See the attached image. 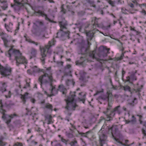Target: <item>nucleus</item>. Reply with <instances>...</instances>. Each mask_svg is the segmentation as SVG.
Instances as JSON below:
<instances>
[{"label": "nucleus", "instance_id": "f257e3e1", "mask_svg": "<svg viewBox=\"0 0 146 146\" xmlns=\"http://www.w3.org/2000/svg\"><path fill=\"white\" fill-rule=\"evenodd\" d=\"M105 134H109L116 141H118L115 136L120 139L123 138L122 135L118 130L117 125H113L110 126H107L106 124H104L98 132L100 146H103L106 143L107 136Z\"/></svg>", "mask_w": 146, "mask_h": 146}, {"label": "nucleus", "instance_id": "f03ea898", "mask_svg": "<svg viewBox=\"0 0 146 146\" xmlns=\"http://www.w3.org/2000/svg\"><path fill=\"white\" fill-rule=\"evenodd\" d=\"M13 46H11L6 54L7 56L9 57L10 59H14L16 61V64L17 66L20 64H27L28 62L25 58L22 56L19 50L13 49Z\"/></svg>", "mask_w": 146, "mask_h": 146}, {"label": "nucleus", "instance_id": "7ed1b4c3", "mask_svg": "<svg viewBox=\"0 0 146 146\" xmlns=\"http://www.w3.org/2000/svg\"><path fill=\"white\" fill-rule=\"evenodd\" d=\"M54 44L55 41L54 39H53L49 41L47 44L45 45L44 47L43 48H40L41 56L40 59L43 64L44 63L45 58L46 56V53H48L49 54L51 53L52 51L51 48L53 45H54Z\"/></svg>", "mask_w": 146, "mask_h": 146}, {"label": "nucleus", "instance_id": "20e7f679", "mask_svg": "<svg viewBox=\"0 0 146 146\" xmlns=\"http://www.w3.org/2000/svg\"><path fill=\"white\" fill-rule=\"evenodd\" d=\"M3 105L2 102V100H0V112L2 114V118L5 121V123L7 124H9L11 122V119L14 118L15 117L18 116V115L15 113L8 115L5 113L6 111L3 109Z\"/></svg>", "mask_w": 146, "mask_h": 146}, {"label": "nucleus", "instance_id": "39448f33", "mask_svg": "<svg viewBox=\"0 0 146 146\" xmlns=\"http://www.w3.org/2000/svg\"><path fill=\"white\" fill-rule=\"evenodd\" d=\"M59 24L61 28L59 31L57 33V36L56 37L60 38L62 40H65L67 38H69L70 32L69 31L65 32L62 30L63 29L66 28V24L62 22H60Z\"/></svg>", "mask_w": 146, "mask_h": 146}, {"label": "nucleus", "instance_id": "423d86ee", "mask_svg": "<svg viewBox=\"0 0 146 146\" xmlns=\"http://www.w3.org/2000/svg\"><path fill=\"white\" fill-rule=\"evenodd\" d=\"M38 81L40 82L41 86L42 85H46L48 84L50 85L53 81L52 76L49 75L47 73L41 76L38 79Z\"/></svg>", "mask_w": 146, "mask_h": 146}, {"label": "nucleus", "instance_id": "0eeeda50", "mask_svg": "<svg viewBox=\"0 0 146 146\" xmlns=\"http://www.w3.org/2000/svg\"><path fill=\"white\" fill-rule=\"evenodd\" d=\"M75 92H70V96H69L66 100L67 106L65 108L67 110H72L75 108L76 107V104L74 102V97H75Z\"/></svg>", "mask_w": 146, "mask_h": 146}, {"label": "nucleus", "instance_id": "6e6552de", "mask_svg": "<svg viewBox=\"0 0 146 146\" xmlns=\"http://www.w3.org/2000/svg\"><path fill=\"white\" fill-rule=\"evenodd\" d=\"M122 112V110L120 105L116 106L110 111L109 116L107 118V120L110 121L112 120L116 113L120 114Z\"/></svg>", "mask_w": 146, "mask_h": 146}, {"label": "nucleus", "instance_id": "1a4fd4ad", "mask_svg": "<svg viewBox=\"0 0 146 146\" xmlns=\"http://www.w3.org/2000/svg\"><path fill=\"white\" fill-rule=\"evenodd\" d=\"M11 69L9 67L6 66L4 67L0 64V72L3 76L7 77L11 74Z\"/></svg>", "mask_w": 146, "mask_h": 146}, {"label": "nucleus", "instance_id": "9d476101", "mask_svg": "<svg viewBox=\"0 0 146 146\" xmlns=\"http://www.w3.org/2000/svg\"><path fill=\"white\" fill-rule=\"evenodd\" d=\"M96 53L95 51H93L89 52L88 53V56L89 58L88 59V61H92V60L96 59L97 61L101 63H102L104 62V60L103 59H101L100 58H98L95 57V54Z\"/></svg>", "mask_w": 146, "mask_h": 146}, {"label": "nucleus", "instance_id": "9b49d317", "mask_svg": "<svg viewBox=\"0 0 146 146\" xmlns=\"http://www.w3.org/2000/svg\"><path fill=\"white\" fill-rule=\"evenodd\" d=\"M46 28L44 27L43 29H40L38 31L33 33V34L36 36H39L40 39H42L45 38V34L46 33Z\"/></svg>", "mask_w": 146, "mask_h": 146}, {"label": "nucleus", "instance_id": "f8f14e48", "mask_svg": "<svg viewBox=\"0 0 146 146\" xmlns=\"http://www.w3.org/2000/svg\"><path fill=\"white\" fill-rule=\"evenodd\" d=\"M24 0H14L15 4L13 6L15 9L17 10H19L20 7L24 5L25 2H24ZM26 1V0H25Z\"/></svg>", "mask_w": 146, "mask_h": 146}, {"label": "nucleus", "instance_id": "ddd939ff", "mask_svg": "<svg viewBox=\"0 0 146 146\" xmlns=\"http://www.w3.org/2000/svg\"><path fill=\"white\" fill-rule=\"evenodd\" d=\"M112 96V94L111 92H107L106 95H102L98 97V99L99 100H102L108 102L110 98H111Z\"/></svg>", "mask_w": 146, "mask_h": 146}, {"label": "nucleus", "instance_id": "4468645a", "mask_svg": "<svg viewBox=\"0 0 146 146\" xmlns=\"http://www.w3.org/2000/svg\"><path fill=\"white\" fill-rule=\"evenodd\" d=\"M50 85V88L49 90L50 94V95H48V97H51L57 94L58 90V88L56 89L54 86H53L52 84Z\"/></svg>", "mask_w": 146, "mask_h": 146}, {"label": "nucleus", "instance_id": "2eb2a0df", "mask_svg": "<svg viewBox=\"0 0 146 146\" xmlns=\"http://www.w3.org/2000/svg\"><path fill=\"white\" fill-rule=\"evenodd\" d=\"M110 49L104 48L102 50L100 51L98 54V56L100 58L102 57H104L107 56L108 53H109V51Z\"/></svg>", "mask_w": 146, "mask_h": 146}, {"label": "nucleus", "instance_id": "dca6fc26", "mask_svg": "<svg viewBox=\"0 0 146 146\" xmlns=\"http://www.w3.org/2000/svg\"><path fill=\"white\" fill-rule=\"evenodd\" d=\"M128 102L130 105L133 106L137 103V99L135 98L131 97L128 100Z\"/></svg>", "mask_w": 146, "mask_h": 146}, {"label": "nucleus", "instance_id": "f3484780", "mask_svg": "<svg viewBox=\"0 0 146 146\" xmlns=\"http://www.w3.org/2000/svg\"><path fill=\"white\" fill-rule=\"evenodd\" d=\"M37 53V51L36 49L34 48H31L29 52L30 59H31L33 58L36 57Z\"/></svg>", "mask_w": 146, "mask_h": 146}, {"label": "nucleus", "instance_id": "a211bd4d", "mask_svg": "<svg viewBox=\"0 0 146 146\" xmlns=\"http://www.w3.org/2000/svg\"><path fill=\"white\" fill-rule=\"evenodd\" d=\"M88 48L86 46H82L80 48L79 54H86L88 51Z\"/></svg>", "mask_w": 146, "mask_h": 146}, {"label": "nucleus", "instance_id": "6ab92c4d", "mask_svg": "<svg viewBox=\"0 0 146 146\" xmlns=\"http://www.w3.org/2000/svg\"><path fill=\"white\" fill-rule=\"evenodd\" d=\"M15 105V104L11 100L6 101L5 104V106L7 108L9 109Z\"/></svg>", "mask_w": 146, "mask_h": 146}, {"label": "nucleus", "instance_id": "aec40b11", "mask_svg": "<svg viewBox=\"0 0 146 146\" xmlns=\"http://www.w3.org/2000/svg\"><path fill=\"white\" fill-rule=\"evenodd\" d=\"M108 102V107L107 108L106 110L103 112L104 113L105 115L106 116V118L107 119V118H108V117H109L110 115V110L111 106L110 104L109 101Z\"/></svg>", "mask_w": 146, "mask_h": 146}, {"label": "nucleus", "instance_id": "412c9836", "mask_svg": "<svg viewBox=\"0 0 146 146\" xmlns=\"http://www.w3.org/2000/svg\"><path fill=\"white\" fill-rule=\"evenodd\" d=\"M35 13H38L39 16H40L42 17H45V19L46 20L50 21V19L47 17V15L44 13V11L38 10L37 11L35 12Z\"/></svg>", "mask_w": 146, "mask_h": 146}, {"label": "nucleus", "instance_id": "4be33fe9", "mask_svg": "<svg viewBox=\"0 0 146 146\" xmlns=\"http://www.w3.org/2000/svg\"><path fill=\"white\" fill-rule=\"evenodd\" d=\"M45 121H47V123L48 124H51L53 123L52 121V117L50 115L47 114L45 116Z\"/></svg>", "mask_w": 146, "mask_h": 146}, {"label": "nucleus", "instance_id": "5701e85b", "mask_svg": "<svg viewBox=\"0 0 146 146\" xmlns=\"http://www.w3.org/2000/svg\"><path fill=\"white\" fill-rule=\"evenodd\" d=\"M58 90L62 93L63 94L65 95L66 93L67 89L63 85H60L58 86Z\"/></svg>", "mask_w": 146, "mask_h": 146}, {"label": "nucleus", "instance_id": "b1692460", "mask_svg": "<svg viewBox=\"0 0 146 146\" xmlns=\"http://www.w3.org/2000/svg\"><path fill=\"white\" fill-rule=\"evenodd\" d=\"M86 35L88 37V39L91 40L93 36L94 33L92 31H89L86 33Z\"/></svg>", "mask_w": 146, "mask_h": 146}, {"label": "nucleus", "instance_id": "393cba45", "mask_svg": "<svg viewBox=\"0 0 146 146\" xmlns=\"http://www.w3.org/2000/svg\"><path fill=\"white\" fill-rule=\"evenodd\" d=\"M28 94V93L27 92H26L24 95H21V98L22 99L23 102V104H25L26 101V99L27 98V96Z\"/></svg>", "mask_w": 146, "mask_h": 146}, {"label": "nucleus", "instance_id": "a878e982", "mask_svg": "<svg viewBox=\"0 0 146 146\" xmlns=\"http://www.w3.org/2000/svg\"><path fill=\"white\" fill-rule=\"evenodd\" d=\"M43 108L44 109L46 108L51 111L53 110V106L52 105L48 103L46 104Z\"/></svg>", "mask_w": 146, "mask_h": 146}, {"label": "nucleus", "instance_id": "bb28decb", "mask_svg": "<svg viewBox=\"0 0 146 146\" xmlns=\"http://www.w3.org/2000/svg\"><path fill=\"white\" fill-rule=\"evenodd\" d=\"M122 136H123V138H122L121 139H120L119 138H118V137H116V136H115V138L117 139H118V141H116L117 142L121 144V145H122L123 146H130V145H127V143L129 141L127 140H125V144H123V143H122L121 142H120V141H119V139H122L123 138V136L122 135Z\"/></svg>", "mask_w": 146, "mask_h": 146}, {"label": "nucleus", "instance_id": "cd10ccee", "mask_svg": "<svg viewBox=\"0 0 146 146\" xmlns=\"http://www.w3.org/2000/svg\"><path fill=\"white\" fill-rule=\"evenodd\" d=\"M92 21H94V23L93 24V28H96V26H97L98 25V22L96 17H94L92 18Z\"/></svg>", "mask_w": 146, "mask_h": 146}, {"label": "nucleus", "instance_id": "c85d7f7f", "mask_svg": "<svg viewBox=\"0 0 146 146\" xmlns=\"http://www.w3.org/2000/svg\"><path fill=\"white\" fill-rule=\"evenodd\" d=\"M32 71L33 72V74H34L36 73L39 72L40 69L36 66H34L32 68Z\"/></svg>", "mask_w": 146, "mask_h": 146}, {"label": "nucleus", "instance_id": "c756f323", "mask_svg": "<svg viewBox=\"0 0 146 146\" xmlns=\"http://www.w3.org/2000/svg\"><path fill=\"white\" fill-rule=\"evenodd\" d=\"M144 126H145V127L143 128L142 129V132L143 135V139L145 138L146 139V123L144 124Z\"/></svg>", "mask_w": 146, "mask_h": 146}, {"label": "nucleus", "instance_id": "7c9ffc66", "mask_svg": "<svg viewBox=\"0 0 146 146\" xmlns=\"http://www.w3.org/2000/svg\"><path fill=\"white\" fill-rule=\"evenodd\" d=\"M6 83L5 82H0V87H3V90H2V92H3L5 91L6 90V89H5V88L6 86Z\"/></svg>", "mask_w": 146, "mask_h": 146}, {"label": "nucleus", "instance_id": "2f4dec72", "mask_svg": "<svg viewBox=\"0 0 146 146\" xmlns=\"http://www.w3.org/2000/svg\"><path fill=\"white\" fill-rule=\"evenodd\" d=\"M34 25L38 27V26H41L43 25L44 23L42 22L39 21H36V22L34 23Z\"/></svg>", "mask_w": 146, "mask_h": 146}, {"label": "nucleus", "instance_id": "473e14b6", "mask_svg": "<svg viewBox=\"0 0 146 146\" xmlns=\"http://www.w3.org/2000/svg\"><path fill=\"white\" fill-rule=\"evenodd\" d=\"M132 119L131 120H129L127 122V123H131L132 124L135 123L136 122V118L135 117L134 115H132Z\"/></svg>", "mask_w": 146, "mask_h": 146}, {"label": "nucleus", "instance_id": "72a5a7b5", "mask_svg": "<svg viewBox=\"0 0 146 146\" xmlns=\"http://www.w3.org/2000/svg\"><path fill=\"white\" fill-rule=\"evenodd\" d=\"M136 72V71H135V73L134 72H132L130 76V78L133 80H136V77L135 76V73Z\"/></svg>", "mask_w": 146, "mask_h": 146}, {"label": "nucleus", "instance_id": "f704fd0d", "mask_svg": "<svg viewBox=\"0 0 146 146\" xmlns=\"http://www.w3.org/2000/svg\"><path fill=\"white\" fill-rule=\"evenodd\" d=\"M26 110H27V112L25 114V115H31L32 114V113L31 110H30L28 108H26Z\"/></svg>", "mask_w": 146, "mask_h": 146}, {"label": "nucleus", "instance_id": "c9c22d12", "mask_svg": "<svg viewBox=\"0 0 146 146\" xmlns=\"http://www.w3.org/2000/svg\"><path fill=\"white\" fill-rule=\"evenodd\" d=\"M91 132V131H89L86 132V133H82L80 132L79 133V134L80 135H81L86 137V135L88 134L89 133H90Z\"/></svg>", "mask_w": 146, "mask_h": 146}, {"label": "nucleus", "instance_id": "e433bc0d", "mask_svg": "<svg viewBox=\"0 0 146 146\" xmlns=\"http://www.w3.org/2000/svg\"><path fill=\"white\" fill-rule=\"evenodd\" d=\"M61 140L62 142L65 143L66 145L67 144L68 142L69 141L68 139L66 140L64 139L63 137H61Z\"/></svg>", "mask_w": 146, "mask_h": 146}, {"label": "nucleus", "instance_id": "4c0bfd02", "mask_svg": "<svg viewBox=\"0 0 146 146\" xmlns=\"http://www.w3.org/2000/svg\"><path fill=\"white\" fill-rule=\"evenodd\" d=\"M86 1L90 5L94 6V2L93 1H91V0H86Z\"/></svg>", "mask_w": 146, "mask_h": 146}, {"label": "nucleus", "instance_id": "58836bf2", "mask_svg": "<svg viewBox=\"0 0 146 146\" xmlns=\"http://www.w3.org/2000/svg\"><path fill=\"white\" fill-rule=\"evenodd\" d=\"M128 10L124 7L121 8V12L124 14H127Z\"/></svg>", "mask_w": 146, "mask_h": 146}, {"label": "nucleus", "instance_id": "ea45409f", "mask_svg": "<svg viewBox=\"0 0 146 146\" xmlns=\"http://www.w3.org/2000/svg\"><path fill=\"white\" fill-rule=\"evenodd\" d=\"M29 42L35 44L36 46H37L38 45L40 44V43H38L37 42H35L34 41H33L31 40H29Z\"/></svg>", "mask_w": 146, "mask_h": 146}, {"label": "nucleus", "instance_id": "a19ab883", "mask_svg": "<svg viewBox=\"0 0 146 146\" xmlns=\"http://www.w3.org/2000/svg\"><path fill=\"white\" fill-rule=\"evenodd\" d=\"M123 88L124 90L125 91H128L129 92L130 91V88L128 86H124L123 87Z\"/></svg>", "mask_w": 146, "mask_h": 146}, {"label": "nucleus", "instance_id": "79ce46f5", "mask_svg": "<svg viewBox=\"0 0 146 146\" xmlns=\"http://www.w3.org/2000/svg\"><path fill=\"white\" fill-rule=\"evenodd\" d=\"M66 135L69 138H72L73 137V134L70 133H66Z\"/></svg>", "mask_w": 146, "mask_h": 146}, {"label": "nucleus", "instance_id": "37998d69", "mask_svg": "<svg viewBox=\"0 0 146 146\" xmlns=\"http://www.w3.org/2000/svg\"><path fill=\"white\" fill-rule=\"evenodd\" d=\"M85 95H84L83 96V98L82 99H81L80 98H78L79 100L80 101H82L83 102V103H84V102L85 101Z\"/></svg>", "mask_w": 146, "mask_h": 146}, {"label": "nucleus", "instance_id": "c03bdc74", "mask_svg": "<svg viewBox=\"0 0 146 146\" xmlns=\"http://www.w3.org/2000/svg\"><path fill=\"white\" fill-rule=\"evenodd\" d=\"M107 2L112 6H114V3L111 0H107Z\"/></svg>", "mask_w": 146, "mask_h": 146}, {"label": "nucleus", "instance_id": "a18cd8bd", "mask_svg": "<svg viewBox=\"0 0 146 146\" xmlns=\"http://www.w3.org/2000/svg\"><path fill=\"white\" fill-rule=\"evenodd\" d=\"M3 40L4 41V44H5V46L6 47H7L8 46V45H7V42H8L7 40L6 39H3Z\"/></svg>", "mask_w": 146, "mask_h": 146}, {"label": "nucleus", "instance_id": "49530a36", "mask_svg": "<svg viewBox=\"0 0 146 146\" xmlns=\"http://www.w3.org/2000/svg\"><path fill=\"white\" fill-rule=\"evenodd\" d=\"M61 12H63L64 13H65L66 10L64 9L63 7V5H62L61 7Z\"/></svg>", "mask_w": 146, "mask_h": 146}, {"label": "nucleus", "instance_id": "de8ad7c7", "mask_svg": "<svg viewBox=\"0 0 146 146\" xmlns=\"http://www.w3.org/2000/svg\"><path fill=\"white\" fill-rule=\"evenodd\" d=\"M71 66L69 64L67 65L65 67V70H66V69H69L70 67Z\"/></svg>", "mask_w": 146, "mask_h": 146}, {"label": "nucleus", "instance_id": "09e8293b", "mask_svg": "<svg viewBox=\"0 0 146 146\" xmlns=\"http://www.w3.org/2000/svg\"><path fill=\"white\" fill-rule=\"evenodd\" d=\"M27 73L31 74H33V72L32 71V69L31 70L29 69L27 70Z\"/></svg>", "mask_w": 146, "mask_h": 146}, {"label": "nucleus", "instance_id": "8fccbe9b", "mask_svg": "<svg viewBox=\"0 0 146 146\" xmlns=\"http://www.w3.org/2000/svg\"><path fill=\"white\" fill-rule=\"evenodd\" d=\"M5 144L1 140H0V146H4Z\"/></svg>", "mask_w": 146, "mask_h": 146}, {"label": "nucleus", "instance_id": "3c124183", "mask_svg": "<svg viewBox=\"0 0 146 146\" xmlns=\"http://www.w3.org/2000/svg\"><path fill=\"white\" fill-rule=\"evenodd\" d=\"M97 27H98L102 28L103 27V25L102 24H99L98 25Z\"/></svg>", "mask_w": 146, "mask_h": 146}, {"label": "nucleus", "instance_id": "603ef678", "mask_svg": "<svg viewBox=\"0 0 146 146\" xmlns=\"http://www.w3.org/2000/svg\"><path fill=\"white\" fill-rule=\"evenodd\" d=\"M33 103H34L36 101L33 98H32L30 100Z\"/></svg>", "mask_w": 146, "mask_h": 146}, {"label": "nucleus", "instance_id": "864d4df0", "mask_svg": "<svg viewBox=\"0 0 146 146\" xmlns=\"http://www.w3.org/2000/svg\"><path fill=\"white\" fill-rule=\"evenodd\" d=\"M138 116H139V121H140V123H142V121H141V119L142 117V116L141 115H139Z\"/></svg>", "mask_w": 146, "mask_h": 146}, {"label": "nucleus", "instance_id": "5fc2aeb1", "mask_svg": "<svg viewBox=\"0 0 146 146\" xmlns=\"http://www.w3.org/2000/svg\"><path fill=\"white\" fill-rule=\"evenodd\" d=\"M13 146H22V144L21 143H19L18 144H15Z\"/></svg>", "mask_w": 146, "mask_h": 146}, {"label": "nucleus", "instance_id": "6e6d98bb", "mask_svg": "<svg viewBox=\"0 0 146 146\" xmlns=\"http://www.w3.org/2000/svg\"><path fill=\"white\" fill-rule=\"evenodd\" d=\"M1 7L4 10H5L7 8V5H5L3 6H1Z\"/></svg>", "mask_w": 146, "mask_h": 146}, {"label": "nucleus", "instance_id": "4d7b16f0", "mask_svg": "<svg viewBox=\"0 0 146 146\" xmlns=\"http://www.w3.org/2000/svg\"><path fill=\"white\" fill-rule=\"evenodd\" d=\"M126 81L129 82H130V77L129 76H128L127 78Z\"/></svg>", "mask_w": 146, "mask_h": 146}, {"label": "nucleus", "instance_id": "13d9d810", "mask_svg": "<svg viewBox=\"0 0 146 146\" xmlns=\"http://www.w3.org/2000/svg\"><path fill=\"white\" fill-rule=\"evenodd\" d=\"M124 56V53H122L121 56L120 57V58H119V59H120V60L122 59L123 58V57Z\"/></svg>", "mask_w": 146, "mask_h": 146}, {"label": "nucleus", "instance_id": "bf43d9fd", "mask_svg": "<svg viewBox=\"0 0 146 146\" xmlns=\"http://www.w3.org/2000/svg\"><path fill=\"white\" fill-rule=\"evenodd\" d=\"M141 13H143L144 15H146V11L144 10H142L141 11Z\"/></svg>", "mask_w": 146, "mask_h": 146}, {"label": "nucleus", "instance_id": "052dcab7", "mask_svg": "<svg viewBox=\"0 0 146 146\" xmlns=\"http://www.w3.org/2000/svg\"><path fill=\"white\" fill-rule=\"evenodd\" d=\"M101 92L100 91H97L96 93L94 95V96H95L96 95H97L99 93H100Z\"/></svg>", "mask_w": 146, "mask_h": 146}, {"label": "nucleus", "instance_id": "680f3d73", "mask_svg": "<svg viewBox=\"0 0 146 146\" xmlns=\"http://www.w3.org/2000/svg\"><path fill=\"white\" fill-rule=\"evenodd\" d=\"M30 86V84L28 82L26 83V86L25 87V88H26L27 87H29Z\"/></svg>", "mask_w": 146, "mask_h": 146}, {"label": "nucleus", "instance_id": "e2e57ef3", "mask_svg": "<svg viewBox=\"0 0 146 146\" xmlns=\"http://www.w3.org/2000/svg\"><path fill=\"white\" fill-rule=\"evenodd\" d=\"M5 27H6V29H7V30L8 31H9V27L8 26V25H5Z\"/></svg>", "mask_w": 146, "mask_h": 146}, {"label": "nucleus", "instance_id": "0e129e2a", "mask_svg": "<svg viewBox=\"0 0 146 146\" xmlns=\"http://www.w3.org/2000/svg\"><path fill=\"white\" fill-rule=\"evenodd\" d=\"M129 6L132 8L134 7V5L133 3H131L129 5Z\"/></svg>", "mask_w": 146, "mask_h": 146}, {"label": "nucleus", "instance_id": "69168bd1", "mask_svg": "<svg viewBox=\"0 0 146 146\" xmlns=\"http://www.w3.org/2000/svg\"><path fill=\"white\" fill-rule=\"evenodd\" d=\"M48 1L50 3H54V2L53 1V0H48Z\"/></svg>", "mask_w": 146, "mask_h": 146}, {"label": "nucleus", "instance_id": "338daca9", "mask_svg": "<svg viewBox=\"0 0 146 146\" xmlns=\"http://www.w3.org/2000/svg\"><path fill=\"white\" fill-rule=\"evenodd\" d=\"M51 69V67H50L46 69V72H47V71H49Z\"/></svg>", "mask_w": 146, "mask_h": 146}, {"label": "nucleus", "instance_id": "774afa93", "mask_svg": "<svg viewBox=\"0 0 146 146\" xmlns=\"http://www.w3.org/2000/svg\"><path fill=\"white\" fill-rule=\"evenodd\" d=\"M55 146H62L60 143H58Z\"/></svg>", "mask_w": 146, "mask_h": 146}]
</instances>
